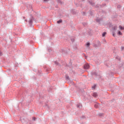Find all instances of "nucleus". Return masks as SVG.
I'll return each mask as SVG.
<instances>
[{
  "label": "nucleus",
  "instance_id": "nucleus-6",
  "mask_svg": "<svg viewBox=\"0 0 124 124\" xmlns=\"http://www.w3.org/2000/svg\"><path fill=\"white\" fill-rule=\"evenodd\" d=\"M106 35V32H104L103 34H102V36L104 37L105 36V35Z\"/></svg>",
  "mask_w": 124,
  "mask_h": 124
},
{
  "label": "nucleus",
  "instance_id": "nucleus-9",
  "mask_svg": "<svg viewBox=\"0 0 124 124\" xmlns=\"http://www.w3.org/2000/svg\"><path fill=\"white\" fill-rule=\"evenodd\" d=\"M92 89H93L94 90L95 89V85H94L92 87Z\"/></svg>",
  "mask_w": 124,
  "mask_h": 124
},
{
  "label": "nucleus",
  "instance_id": "nucleus-11",
  "mask_svg": "<svg viewBox=\"0 0 124 124\" xmlns=\"http://www.w3.org/2000/svg\"><path fill=\"white\" fill-rule=\"evenodd\" d=\"M49 0H44V1H48Z\"/></svg>",
  "mask_w": 124,
  "mask_h": 124
},
{
  "label": "nucleus",
  "instance_id": "nucleus-12",
  "mask_svg": "<svg viewBox=\"0 0 124 124\" xmlns=\"http://www.w3.org/2000/svg\"><path fill=\"white\" fill-rule=\"evenodd\" d=\"M30 23V24H31V23H32V21L31 20Z\"/></svg>",
  "mask_w": 124,
  "mask_h": 124
},
{
  "label": "nucleus",
  "instance_id": "nucleus-3",
  "mask_svg": "<svg viewBox=\"0 0 124 124\" xmlns=\"http://www.w3.org/2000/svg\"><path fill=\"white\" fill-rule=\"evenodd\" d=\"M93 96H94V97H96L97 96V94L96 93H93Z\"/></svg>",
  "mask_w": 124,
  "mask_h": 124
},
{
  "label": "nucleus",
  "instance_id": "nucleus-15",
  "mask_svg": "<svg viewBox=\"0 0 124 124\" xmlns=\"http://www.w3.org/2000/svg\"><path fill=\"white\" fill-rule=\"evenodd\" d=\"M97 22H99V21H98V20H97Z\"/></svg>",
  "mask_w": 124,
  "mask_h": 124
},
{
  "label": "nucleus",
  "instance_id": "nucleus-7",
  "mask_svg": "<svg viewBox=\"0 0 124 124\" xmlns=\"http://www.w3.org/2000/svg\"><path fill=\"white\" fill-rule=\"evenodd\" d=\"M117 26H114V27H113V30H114V31H116V30H117Z\"/></svg>",
  "mask_w": 124,
  "mask_h": 124
},
{
  "label": "nucleus",
  "instance_id": "nucleus-14",
  "mask_svg": "<svg viewBox=\"0 0 124 124\" xmlns=\"http://www.w3.org/2000/svg\"><path fill=\"white\" fill-rule=\"evenodd\" d=\"M113 36H115V34H113Z\"/></svg>",
  "mask_w": 124,
  "mask_h": 124
},
{
  "label": "nucleus",
  "instance_id": "nucleus-8",
  "mask_svg": "<svg viewBox=\"0 0 124 124\" xmlns=\"http://www.w3.org/2000/svg\"><path fill=\"white\" fill-rule=\"evenodd\" d=\"M86 45H87V46H88V47H89V46H90V43H87L86 44Z\"/></svg>",
  "mask_w": 124,
  "mask_h": 124
},
{
  "label": "nucleus",
  "instance_id": "nucleus-1",
  "mask_svg": "<svg viewBox=\"0 0 124 124\" xmlns=\"http://www.w3.org/2000/svg\"><path fill=\"white\" fill-rule=\"evenodd\" d=\"M84 68L85 69H89L90 68V65L89 64H85L84 65Z\"/></svg>",
  "mask_w": 124,
  "mask_h": 124
},
{
  "label": "nucleus",
  "instance_id": "nucleus-13",
  "mask_svg": "<svg viewBox=\"0 0 124 124\" xmlns=\"http://www.w3.org/2000/svg\"><path fill=\"white\" fill-rule=\"evenodd\" d=\"M1 52L0 51V56H1Z\"/></svg>",
  "mask_w": 124,
  "mask_h": 124
},
{
  "label": "nucleus",
  "instance_id": "nucleus-5",
  "mask_svg": "<svg viewBox=\"0 0 124 124\" xmlns=\"http://www.w3.org/2000/svg\"><path fill=\"white\" fill-rule=\"evenodd\" d=\"M118 34L119 35H122V32H121V31H119L118 33Z\"/></svg>",
  "mask_w": 124,
  "mask_h": 124
},
{
  "label": "nucleus",
  "instance_id": "nucleus-10",
  "mask_svg": "<svg viewBox=\"0 0 124 124\" xmlns=\"http://www.w3.org/2000/svg\"><path fill=\"white\" fill-rule=\"evenodd\" d=\"M36 119V118H35V117H33V118H32V120H33V121H35Z\"/></svg>",
  "mask_w": 124,
  "mask_h": 124
},
{
  "label": "nucleus",
  "instance_id": "nucleus-4",
  "mask_svg": "<svg viewBox=\"0 0 124 124\" xmlns=\"http://www.w3.org/2000/svg\"><path fill=\"white\" fill-rule=\"evenodd\" d=\"M62 20H59L57 21V24H61V23H62Z\"/></svg>",
  "mask_w": 124,
  "mask_h": 124
},
{
  "label": "nucleus",
  "instance_id": "nucleus-2",
  "mask_svg": "<svg viewBox=\"0 0 124 124\" xmlns=\"http://www.w3.org/2000/svg\"><path fill=\"white\" fill-rule=\"evenodd\" d=\"M119 28L120 29V30H121V31H124V27H123L122 26L120 25L119 26Z\"/></svg>",
  "mask_w": 124,
  "mask_h": 124
}]
</instances>
